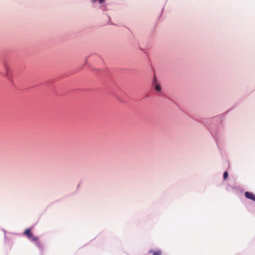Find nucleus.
<instances>
[{
    "mask_svg": "<svg viewBox=\"0 0 255 255\" xmlns=\"http://www.w3.org/2000/svg\"><path fill=\"white\" fill-rule=\"evenodd\" d=\"M245 196L247 198L255 201V195H254L253 193L249 192H246L245 193Z\"/></svg>",
    "mask_w": 255,
    "mask_h": 255,
    "instance_id": "obj_1",
    "label": "nucleus"
},
{
    "mask_svg": "<svg viewBox=\"0 0 255 255\" xmlns=\"http://www.w3.org/2000/svg\"><path fill=\"white\" fill-rule=\"evenodd\" d=\"M23 234L26 236L29 239L32 238V234L30 229H26L23 233Z\"/></svg>",
    "mask_w": 255,
    "mask_h": 255,
    "instance_id": "obj_2",
    "label": "nucleus"
},
{
    "mask_svg": "<svg viewBox=\"0 0 255 255\" xmlns=\"http://www.w3.org/2000/svg\"><path fill=\"white\" fill-rule=\"evenodd\" d=\"M153 85L154 86V89L156 91H157L158 92L161 91V89L160 86L157 83L155 79H154Z\"/></svg>",
    "mask_w": 255,
    "mask_h": 255,
    "instance_id": "obj_3",
    "label": "nucleus"
},
{
    "mask_svg": "<svg viewBox=\"0 0 255 255\" xmlns=\"http://www.w3.org/2000/svg\"><path fill=\"white\" fill-rule=\"evenodd\" d=\"M30 239H31L32 241H33V242H35L36 243V244L38 246V247H40V243L38 242V238L36 236H32V238H31Z\"/></svg>",
    "mask_w": 255,
    "mask_h": 255,
    "instance_id": "obj_4",
    "label": "nucleus"
},
{
    "mask_svg": "<svg viewBox=\"0 0 255 255\" xmlns=\"http://www.w3.org/2000/svg\"><path fill=\"white\" fill-rule=\"evenodd\" d=\"M150 252H152V255H161V252L159 251L156 252H152V251H151Z\"/></svg>",
    "mask_w": 255,
    "mask_h": 255,
    "instance_id": "obj_5",
    "label": "nucleus"
},
{
    "mask_svg": "<svg viewBox=\"0 0 255 255\" xmlns=\"http://www.w3.org/2000/svg\"><path fill=\"white\" fill-rule=\"evenodd\" d=\"M228 173L227 171L225 172L223 174V177L224 179H226L228 177Z\"/></svg>",
    "mask_w": 255,
    "mask_h": 255,
    "instance_id": "obj_6",
    "label": "nucleus"
}]
</instances>
